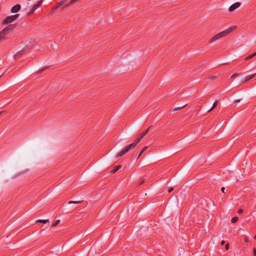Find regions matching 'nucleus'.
Here are the masks:
<instances>
[{
  "instance_id": "f257e3e1",
  "label": "nucleus",
  "mask_w": 256,
  "mask_h": 256,
  "mask_svg": "<svg viewBox=\"0 0 256 256\" xmlns=\"http://www.w3.org/2000/svg\"><path fill=\"white\" fill-rule=\"evenodd\" d=\"M151 126L148 128L145 131L142 132L140 136L137 138L132 143L126 146L120 152H119L116 155V157L118 158L121 156L126 153L128 152L130 150L134 148L137 144L140 142L142 138L148 132Z\"/></svg>"
},
{
  "instance_id": "f03ea898",
  "label": "nucleus",
  "mask_w": 256,
  "mask_h": 256,
  "mask_svg": "<svg viewBox=\"0 0 256 256\" xmlns=\"http://www.w3.org/2000/svg\"><path fill=\"white\" fill-rule=\"evenodd\" d=\"M151 126L148 128L145 131L142 132L140 136L137 138L132 143L126 146L120 152H119L116 155V157L118 158L121 156L126 153L128 152L130 150L134 148L137 144L140 142L142 138L148 132Z\"/></svg>"
},
{
  "instance_id": "7ed1b4c3",
  "label": "nucleus",
  "mask_w": 256,
  "mask_h": 256,
  "mask_svg": "<svg viewBox=\"0 0 256 256\" xmlns=\"http://www.w3.org/2000/svg\"><path fill=\"white\" fill-rule=\"evenodd\" d=\"M236 28V26H232L227 30H224L216 35L213 36L209 40L210 43H212L215 41L218 40L226 36L230 32H232L233 30H234Z\"/></svg>"
},
{
  "instance_id": "20e7f679",
  "label": "nucleus",
  "mask_w": 256,
  "mask_h": 256,
  "mask_svg": "<svg viewBox=\"0 0 256 256\" xmlns=\"http://www.w3.org/2000/svg\"><path fill=\"white\" fill-rule=\"evenodd\" d=\"M19 16L18 14H16L13 16H10L6 18L2 21V24H7L12 22L16 20Z\"/></svg>"
},
{
  "instance_id": "39448f33",
  "label": "nucleus",
  "mask_w": 256,
  "mask_h": 256,
  "mask_svg": "<svg viewBox=\"0 0 256 256\" xmlns=\"http://www.w3.org/2000/svg\"><path fill=\"white\" fill-rule=\"evenodd\" d=\"M16 26V24H10L6 28L3 29V30H4V32L7 34H8Z\"/></svg>"
},
{
  "instance_id": "423d86ee",
  "label": "nucleus",
  "mask_w": 256,
  "mask_h": 256,
  "mask_svg": "<svg viewBox=\"0 0 256 256\" xmlns=\"http://www.w3.org/2000/svg\"><path fill=\"white\" fill-rule=\"evenodd\" d=\"M240 3L239 2H235L234 4H232V6H230L228 10L230 12H233L234 10L236 8L240 7Z\"/></svg>"
},
{
  "instance_id": "0eeeda50",
  "label": "nucleus",
  "mask_w": 256,
  "mask_h": 256,
  "mask_svg": "<svg viewBox=\"0 0 256 256\" xmlns=\"http://www.w3.org/2000/svg\"><path fill=\"white\" fill-rule=\"evenodd\" d=\"M20 5L17 4L14 6L11 9V12L12 13H16L18 12L20 9Z\"/></svg>"
},
{
  "instance_id": "6e6552de",
  "label": "nucleus",
  "mask_w": 256,
  "mask_h": 256,
  "mask_svg": "<svg viewBox=\"0 0 256 256\" xmlns=\"http://www.w3.org/2000/svg\"><path fill=\"white\" fill-rule=\"evenodd\" d=\"M25 52V51L24 50H22L20 51H18L14 56V58L17 59L18 58L21 56H22L24 53Z\"/></svg>"
},
{
  "instance_id": "1a4fd4ad",
  "label": "nucleus",
  "mask_w": 256,
  "mask_h": 256,
  "mask_svg": "<svg viewBox=\"0 0 256 256\" xmlns=\"http://www.w3.org/2000/svg\"><path fill=\"white\" fill-rule=\"evenodd\" d=\"M8 34L4 32V30H2L0 32V42L6 39V36Z\"/></svg>"
},
{
  "instance_id": "9d476101",
  "label": "nucleus",
  "mask_w": 256,
  "mask_h": 256,
  "mask_svg": "<svg viewBox=\"0 0 256 256\" xmlns=\"http://www.w3.org/2000/svg\"><path fill=\"white\" fill-rule=\"evenodd\" d=\"M255 75H256V74H252L250 75V76H246L244 79L242 80H241V82H243V83H244V82H246V81H248V80H250V79L252 78L255 76Z\"/></svg>"
},
{
  "instance_id": "9b49d317",
  "label": "nucleus",
  "mask_w": 256,
  "mask_h": 256,
  "mask_svg": "<svg viewBox=\"0 0 256 256\" xmlns=\"http://www.w3.org/2000/svg\"><path fill=\"white\" fill-rule=\"evenodd\" d=\"M66 0H62L58 4V5L52 8V10L54 12L56 8H58V7H60L62 4H64Z\"/></svg>"
},
{
  "instance_id": "f8f14e48",
  "label": "nucleus",
  "mask_w": 256,
  "mask_h": 256,
  "mask_svg": "<svg viewBox=\"0 0 256 256\" xmlns=\"http://www.w3.org/2000/svg\"><path fill=\"white\" fill-rule=\"evenodd\" d=\"M42 0H40L36 4H34L32 8H34V9L36 10L39 6H40L42 5Z\"/></svg>"
},
{
  "instance_id": "ddd939ff",
  "label": "nucleus",
  "mask_w": 256,
  "mask_h": 256,
  "mask_svg": "<svg viewBox=\"0 0 256 256\" xmlns=\"http://www.w3.org/2000/svg\"><path fill=\"white\" fill-rule=\"evenodd\" d=\"M121 168V166L120 165H118V166H116L111 171V173L112 174H114L116 172H117L120 168Z\"/></svg>"
},
{
  "instance_id": "4468645a",
  "label": "nucleus",
  "mask_w": 256,
  "mask_h": 256,
  "mask_svg": "<svg viewBox=\"0 0 256 256\" xmlns=\"http://www.w3.org/2000/svg\"><path fill=\"white\" fill-rule=\"evenodd\" d=\"M80 0H71L69 4H66L64 8H66V6L70 5V4H74Z\"/></svg>"
},
{
  "instance_id": "2eb2a0df",
  "label": "nucleus",
  "mask_w": 256,
  "mask_h": 256,
  "mask_svg": "<svg viewBox=\"0 0 256 256\" xmlns=\"http://www.w3.org/2000/svg\"><path fill=\"white\" fill-rule=\"evenodd\" d=\"M256 56V52H254V54L248 56H246V58H245V60H248L250 58H254V56Z\"/></svg>"
},
{
  "instance_id": "dca6fc26",
  "label": "nucleus",
  "mask_w": 256,
  "mask_h": 256,
  "mask_svg": "<svg viewBox=\"0 0 256 256\" xmlns=\"http://www.w3.org/2000/svg\"><path fill=\"white\" fill-rule=\"evenodd\" d=\"M148 148V146H145L144 147L142 150L140 152L139 154H138V158H139L141 155L143 154V152Z\"/></svg>"
},
{
  "instance_id": "f3484780",
  "label": "nucleus",
  "mask_w": 256,
  "mask_h": 256,
  "mask_svg": "<svg viewBox=\"0 0 256 256\" xmlns=\"http://www.w3.org/2000/svg\"><path fill=\"white\" fill-rule=\"evenodd\" d=\"M48 221V220H38L36 221V222H40L42 224H46Z\"/></svg>"
},
{
  "instance_id": "a211bd4d",
  "label": "nucleus",
  "mask_w": 256,
  "mask_h": 256,
  "mask_svg": "<svg viewBox=\"0 0 256 256\" xmlns=\"http://www.w3.org/2000/svg\"><path fill=\"white\" fill-rule=\"evenodd\" d=\"M218 103V100H216L213 104L212 107L208 112H210V111H212L216 106Z\"/></svg>"
},
{
  "instance_id": "6ab92c4d",
  "label": "nucleus",
  "mask_w": 256,
  "mask_h": 256,
  "mask_svg": "<svg viewBox=\"0 0 256 256\" xmlns=\"http://www.w3.org/2000/svg\"><path fill=\"white\" fill-rule=\"evenodd\" d=\"M238 220V217H234L232 218V223H236Z\"/></svg>"
},
{
  "instance_id": "aec40b11",
  "label": "nucleus",
  "mask_w": 256,
  "mask_h": 256,
  "mask_svg": "<svg viewBox=\"0 0 256 256\" xmlns=\"http://www.w3.org/2000/svg\"><path fill=\"white\" fill-rule=\"evenodd\" d=\"M60 222V220H56L54 224H52V226H57L58 224H59Z\"/></svg>"
},
{
  "instance_id": "412c9836",
  "label": "nucleus",
  "mask_w": 256,
  "mask_h": 256,
  "mask_svg": "<svg viewBox=\"0 0 256 256\" xmlns=\"http://www.w3.org/2000/svg\"><path fill=\"white\" fill-rule=\"evenodd\" d=\"M239 75V74L238 73H234V74H232L231 76V78H234L236 77H237Z\"/></svg>"
},
{
  "instance_id": "4be33fe9",
  "label": "nucleus",
  "mask_w": 256,
  "mask_h": 256,
  "mask_svg": "<svg viewBox=\"0 0 256 256\" xmlns=\"http://www.w3.org/2000/svg\"><path fill=\"white\" fill-rule=\"evenodd\" d=\"M146 178H142V180L140 182L139 184H142L143 183L145 182Z\"/></svg>"
},
{
  "instance_id": "5701e85b",
  "label": "nucleus",
  "mask_w": 256,
  "mask_h": 256,
  "mask_svg": "<svg viewBox=\"0 0 256 256\" xmlns=\"http://www.w3.org/2000/svg\"><path fill=\"white\" fill-rule=\"evenodd\" d=\"M78 203H80V202H78V201H70L68 202V204H78Z\"/></svg>"
},
{
  "instance_id": "b1692460",
  "label": "nucleus",
  "mask_w": 256,
  "mask_h": 256,
  "mask_svg": "<svg viewBox=\"0 0 256 256\" xmlns=\"http://www.w3.org/2000/svg\"><path fill=\"white\" fill-rule=\"evenodd\" d=\"M253 255L254 256H256V248H254L253 249Z\"/></svg>"
},
{
  "instance_id": "393cba45",
  "label": "nucleus",
  "mask_w": 256,
  "mask_h": 256,
  "mask_svg": "<svg viewBox=\"0 0 256 256\" xmlns=\"http://www.w3.org/2000/svg\"><path fill=\"white\" fill-rule=\"evenodd\" d=\"M35 10H36L34 9V8H32L30 12H29V14H32Z\"/></svg>"
},
{
  "instance_id": "a878e982",
  "label": "nucleus",
  "mask_w": 256,
  "mask_h": 256,
  "mask_svg": "<svg viewBox=\"0 0 256 256\" xmlns=\"http://www.w3.org/2000/svg\"><path fill=\"white\" fill-rule=\"evenodd\" d=\"M225 248L226 250H228L229 249V244H226Z\"/></svg>"
},
{
  "instance_id": "bb28decb",
  "label": "nucleus",
  "mask_w": 256,
  "mask_h": 256,
  "mask_svg": "<svg viewBox=\"0 0 256 256\" xmlns=\"http://www.w3.org/2000/svg\"><path fill=\"white\" fill-rule=\"evenodd\" d=\"M244 240L246 242H248L249 241V238L248 237L245 236Z\"/></svg>"
},
{
  "instance_id": "cd10ccee",
  "label": "nucleus",
  "mask_w": 256,
  "mask_h": 256,
  "mask_svg": "<svg viewBox=\"0 0 256 256\" xmlns=\"http://www.w3.org/2000/svg\"><path fill=\"white\" fill-rule=\"evenodd\" d=\"M173 190V188H170L168 189V193H170Z\"/></svg>"
},
{
  "instance_id": "c85d7f7f",
  "label": "nucleus",
  "mask_w": 256,
  "mask_h": 256,
  "mask_svg": "<svg viewBox=\"0 0 256 256\" xmlns=\"http://www.w3.org/2000/svg\"><path fill=\"white\" fill-rule=\"evenodd\" d=\"M242 212H243L242 210V209H240V210H238V213L240 214L242 213Z\"/></svg>"
},
{
  "instance_id": "c756f323",
  "label": "nucleus",
  "mask_w": 256,
  "mask_h": 256,
  "mask_svg": "<svg viewBox=\"0 0 256 256\" xmlns=\"http://www.w3.org/2000/svg\"><path fill=\"white\" fill-rule=\"evenodd\" d=\"M225 188L224 187H222L221 188V190L222 192H224Z\"/></svg>"
},
{
  "instance_id": "7c9ffc66",
  "label": "nucleus",
  "mask_w": 256,
  "mask_h": 256,
  "mask_svg": "<svg viewBox=\"0 0 256 256\" xmlns=\"http://www.w3.org/2000/svg\"><path fill=\"white\" fill-rule=\"evenodd\" d=\"M48 67H45L44 68L42 69L41 70H40V72H42L43 70H46Z\"/></svg>"
},
{
  "instance_id": "2f4dec72",
  "label": "nucleus",
  "mask_w": 256,
  "mask_h": 256,
  "mask_svg": "<svg viewBox=\"0 0 256 256\" xmlns=\"http://www.w3.org/2000/svg\"><path fill=\"white\" fill-rule=\"evenodd\" d=\"M240 102V100H236L234 101V102L235 103H238Z\"/></svg>"
},
{
  "instance_id": "473e14b6",
  "label": "nucleus",
  "mask_w": 256,
  "mask_h": 256,
  "mask_svg": "<svg viewBox=\"0 0 256 256\" xmlns=\"http://www.w3.org/2000/svg\"><path fill=\"white\" fill-rule=\"evenodd\" d=\"M224 243H225V242H224V240H222V241L221 242V244H222V245H224Z\"/></svg>"
},
{
  "instance_id": "72a5a7b5",
  "label": "nucleus",
  "mask_w": 256,
  "mask_h": 256,
  "mask_svg": "<svg viewBox=\"0 0 256 256\" xmlns=\"http://www.w3.org/2000/svg\"><path fill=\"white\" fill-rule=\"evenodd\" d=\"M254 239L256 240V235L254 236Z\"/></svg>"
}]
</instances>
